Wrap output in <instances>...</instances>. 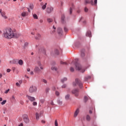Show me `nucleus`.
I'll return each mask as SVG.
<instances>
[{
    "instance_id": "f257e3e1",
    "label": "nucleus",
    "mask_w": 126,
    "mask_h": 126,
    "mask_svg": "<svg viewBox=\"0 0 126 126\" xmlns=\"http://www.w3.org/2000/svg\"><path fill=\"white\" fill-rule=\"evenodd\" d=\"M3 36L6 39H10L12 38H18L21 34L14 33L11 28H6L3 30Z\"/></svg>"
},
{
    "instance_id": "f03ea898",
    "label": "nucleus",
    "mask_w": 126,
    "mask_h": 126,
    "mask_svg": "<svg viewBox=\"0 0 126 126\" xmlns=\"http://www.w3.org/2000/svg\"><path fill=\"white\" fill-rule=\"evenodd\" d=\"M73 62L74 63L76 70H78L82 73H84L85 71V70L82 68L81 65L78 63V59L77 58L74 59Z\"/></svg>"
},
{
    "instance_id": "7ed1b4c3",
    "label": "nucleus",
    "mask_w": 126,
    "mask_h": 126,
    "mask_svg": "<svg viewBox=\"0 0 126 126\" xmlns=\"http://www.w3.org/2000/svg\"><path fill=\"white\" fill-rule=\"evenodd\" d=\"M78 85L80 88H83V84L81 83V81L80 80H78V79H75V82H73V86H76V85Z\"/></svg>"
},
{
    "instance_id": "20e7f679",
    "label": "nucleus",
    "mask_w": 126,
    "mask_h": 126,
    "mask_svg": "<svg viewBox=\"0 0 126 126\" xmlns=\"http://www.w3.org/2000/svg\"><path fill=\"white\" fill-rule=\"evenodd\" d=\"M37 90V87L35 86H31L29 88V92L31 94L36 92Z\"/></svg>"
},
{
    "instance_id": "39448f33",
    "label": "nucleus",
    "mask_w": 126,
    "mask_h": 126,
    "mask_svg": "<svg viewBox=\"0 0 126 126\" xmlns=\"http://www.w3.org/2000/svg\"><path fill=\"white\" fill-rule=\"evenodd\" d=\"M0 13L3 18L4 19H8V17L6 15V12L3 11L2 9H0Z\"/></svg>"
},
{
    "instance_id": "423d86ee",
    "label": "nucleus",
    "mask_w": 126,
    "mask_h": 126,
    "mask_svg": "<svg viewBox=\"0 0 126 126\" xmlns=\"http://www.w3.org/2000/svg\"><path fill=\"white\" fill-rule=\"evenodd\" d=\"M54 11V7L52 6L47 7L46 8V12L47 13L50 14Z\"/></svg>"
},
{
    "instance_id": "0eeeda50",
    "label": "nucleus",
    "mask_w": 126,
    "mask_h": 126,
    "mask_svg": "<svg viewBox=\"0 0 126 126\" xmlns=\"http://www.w3.org/2000/svg\"><path fill=\"white\" fill-rule=\"evenodd\" d=\"M23 119H24V121L26 123H28L30 122V120L29 119L28 116L26 114L23 115Z\"/></svg>"
},
{
    "instance_id": "6e6552de",
    "label": "nucleus",
    "mask_w": 126,
    "mask_h": 126,
    "mask_svg": "<svg viewBox=\"0 0 126 126\" xmlns=\"http://www.w3.org/2000/svg\"><path fill=\"white\" fill-rule=\"evenodd\" d=\"M60 54V51H59V50L58 49H55L54 50V52H51L52 55H59Z\"/></svg>"
},
{
    "instance_id": "1a4fd4ad",
    "label": "nucleus",
    "mask_w": 126,
    "mask_h": 126,
    "mask_svg": "<svg viewBox=\"0 0 126 126\" xmlns=\"http://www.w3.org/2000/svg\"><path fill=\"white\" fill-rule=\"evenodd\" d=\"M57 32L59 35L61 36L63 35V29L61 28H58L57 29Z\"/></svg>"
},
{
    "instance_id": "9d476101",
    "label": "nucleus",
    "mask_w": 126,
    "mask_h": 126,
    "mask_svg": "<svg viewBox=\"0 0 126 126\" xmlns=\"http://www.w3.org/2000/svg\"><path fill=\"white\" fill-rule=\"evenodd\" d=\"M70 9H69V13L70 14H72V10L74 9V4L73 3H71L70 5Z\"/></svg>"
},
{
    "instance_id": "9b49d317",
    "label": "nucleus",
    "mask_w": 126,
    "mask_h": 126,
    "mask_svg": "<svg viewBox=\"0 0 126 126\" xmlns=\"http://www.w3.org/2000/svg\"><path fill=\"white\" fill-rule=\"evenodd\" d=\"M27 97L28 98V99L30 101H32V102H33L34 101H35L36 99H35V97H32L31 96H29L28 95H27Z\"/></svg>"
},
{
    "instance_id": "f8f14e48",
    "label": "nucleus",
    "mask_w": 126,
    "mask_h": 126,
    "mask_svg": "<svg viewBox=\"0 0 126 126\" xmlns=\"http://www.w3.org/2000/svg\"><path fill=\"white\" fill-rule=\"evenodd\" d=\"M78 92L79 91L77 89H75V90H73V91H72V93L75 94L76 96H77L78 95Z\"/></svg>"
},
{
    "instance_id": "ddd939ff",
    "label": "nucleus",
    "mask_w": 126,
    "mask_h": 126,
    "mask_svg": "<svg viewBox=\"0 0 126 126\" xmlns=\"http://www.w3.org/2000/svg\"><path fill=\"white\" fill-rule=\"evenodd\" d=\"M91 4L92 5H94L93 0H85V4Z\"/></svg>"
},
{
    "instance_id": "4468645a",
    "label": "nucleus",
    "mask_w": 126,
    "mask_h": 126,
    "mask_svg": "<svg viewBox=\"0 0 126 126\" xmlns=\"http://www.w3.org/2000/svg\"><path fill=\"white\" fill-rule=\"evenodd\" d=\"M11 63L18 64V59H13L12 61H10Z\"/></svg>"
},
{
    "instance_id": "2eb2a0df",
    "label": "nucleus",
    "mask_w": 126,
    "mask_h": 126,
    "mask_svg": "<svg viewBox=\"0 0 126 126\" xmlns=\"http://www.w3.org/2000/svg\"><path fill=\"white\" fill-rule=\"evenodd\" d=\"M34 70V72L36 73H39L41 71L40 68H39V67L37 66L35 67Z\"/></svg>"
},
{
    "instance_id": "dca6fc26",
    "label": "nucleus",
    "mask_w": 126,
    "mask_h": 126,
    "mask_svg": "<svg viewBox=\"0 0 126 126\" xmlns=\"http://www.w3.org/2000/svg\"><path fill=\"white\" fill-rule=\"evenodd\" d=\"M85 50L84 49H82L81 50V56L82 58H84L85 56Z\"/></svg>"
},
{
    "instance_id": "f3484780",
    "label": "nucleus",
    "mask_w": 126,
    "mask_h": 126,
    "mask_svg": "<svg viewBox=\"0 0 126 126\" xmlns=\"http://www.w3.org/2000/svg\"><path fill=\"white\" fill-rule=\"evenodd\" d=\"M64 19H65L64 15H62L61 17V21L63 24L65 23V20H64Z\"/></svg>"
},
{
    "instance_id": "a211bd4d",
    "label": "nucleus",
    "mask_w": 126,
    "mask_h": 126,
    "mask_svg": "<svg viewBox=\"0 0 126 126\" xmlns=\"http://www.w3.org/2000/svg\"><path fill=\"white\" fill-rule=\"evenodd\" d=\"M41 113H36L35 114V117H36V119L37 120H39V118L41 117Z\"/></svg>"
},
{
    "instance_id": "6ab92c4d",
    "label": "nucleus",
    "mask_w": 126,
    "mask_h": 126,
    "mask_svg": "<svg viewBox=\"0 0 126 126\" xmlns=\"http://www.w3.org/2000/svg\"><path fill=\"white\" fill-rule=\"evenodd\" d=\"M79 113V109H77L76 111L74 113V117H77V115H78V114Z\"/></svg>"
},
{
    "instance_id": "aec40b11",
    "label": "nucleus",
    "mask_w": 126,
    "mask_h": 126,
    "mask_svg": "<svg viewBox=\"0 0 126 126\" xmlns=\"http://www.w3.org/2000/svg\"><path fill=\"white\" fill-rule=\"evenodd\" d=\"M86 36L89 37H91L92 36V32L91 31H87V33H86Z\"/></svg>"
},
{
    "instance_id": "412c9836",
    "label": "nucleus",
    "mask_w": 126,
    "mask_h": 126,
    "mask_svg": "<svg viewBox=\"0 0 126 126\" xmlns=\"http://www.w3.org/2000/svg\"><path fill=\"white\" fill-rule=\"evenodd\" d=\"M18 64H19L20 65H23L24 64L23 60H22V59L18 60Z\"/></svg>"
},
{
    "instance_id": "4be33fe9",
    "label": "nucleus",
    "mask_w": 126,
    "mask_h": 126,
    "mask_svg": "<svg viewBox=\"0 0 126 126\" xmlns=\"http://www.w3.org/2000/svg\"><path fill=\"white\" fill-rule=\"evenodd\" d=\"M39 51H42L44 55H46V49H45V48H42L41 50L39 49Z\"/></svg>"
},
{
    "instance_id": "5701e85b",
    "label": "nucleus",
    "mask_w": 126,
    "mask_h": 126,
    "mask_svg": "<svg viewBox=\"0 0 126 126\" xmlns=\"http://www.w3.org/2000/svg\"><path fill=\"white\" fill-rule=\"evenodd\" d=\"M91 78V76H86L84 78V81H87Z\"/></svg>"
},
{
    "instance_id": "b1692460",
    "label": "nucleus",
    "mask_w": 126,
    "mask_h": 126,
    "mask_svg": "<svg viewBox=\"0 0 126 126\" xmlns=\"http://www.w3.org/2000/svg\"><path fill=\"white\" fill-rule=\"evenodd\" d=\"M65 99L66 100H69V99H70V95H69V94H68L66 95H65Z\"/></svg>"
},
{
    "instance_id": "393cba45",
    "label": "nucleus",
    "mask_w": 126,
    "mask_h": 126,
    "mask_svg": "<svg viewBox=\"0 0 126 126\" xmlns=\"http://www.w3.org/2000/svg\"><path fill=\"white\" fill-rule=\"evenodd\" d=\"M54 21V20L52 18H47V22L48 23H51Z\"/></svg>"
},
{
    "instance_id": "a878e982",
    "label": "nucleus",
    "mask_w": 126,
    "mask_h": 126,
    "mask_svg": "<svg viewBox=\"0 0 126 126\" xmlns=\"http://www.w3.org/2000/svg\"><path fill=\"white\" fill-rule=\"evenodd\" d=\"M57 103L59 105H62L63 104V101H62L60 99L57 100Z\"/></svg>"
},
{
    "instance_id": "bb28decb",
    "label": "nucleus",
    "mask_w": 126,
    "mask_h": 126,
    "mask_svg": "<svg viewBox=\"0 0 126 126\" xmlns=\"http://www.w3.org/2000/svg\"><path fill=\"white\" fill-rule=\"evenodd\" d=\"M67 81V78H63V79H61V82H62L63 83H64V82Z\"/></svg>"
},
{
    "instance_id": "cd10ccee",
    "label": "nucleus",
    "mask_w": 126,
    "mask_h": 126,
    "mask_svg": "<svg viewBox=\"0 0 126 126\" xmlns=\"http://www.w3.org/2000/svg\"><path fill=\"white\" fill-rule=\"evenodd\" d=\"M27 15V12H25V11L23 12L22 13V14H21V16H22V17H26Z\"/></svg>"
},
{
    "instance_id": "c85d7f7f",
    "label": "nucleus",
    "mask_w": 126,
    "mask_h": 126,
    "mask_svg": "<svg viewBox=\"0 0 126 126\" xmlns=\"http://www.w3.org/2000/svg\"><path fill=\"white\" fill-rule=\"evenodd\" d=\"M47 3H45L44 5H42V10H45L46 9V7H47Z\"/></svg>"
},
{
    "instance_id": "c756f323",
    "label": "nucleus",
    "mask_w": 126,
    "mask_h": 126,
    "mask_svg": "<svg viewBox=\"0 0 126 126\" xmlns=\"http://www.w3.org/2000/svg\"><path fill=\"white\" fill-rule=\"evenodd\" d=\"M33 17L34 19H38V16L36 14H33Z\"/></svg>"
},
{
    "instance_id": "7c9ffc66",
    "label": "nucleus",
    "mask_w": 126,
    "mask_h": 126,
    "mask_svg": "<svg viewBox=\"0 0 126 126\" xmlns=\"http://www.w3.org/2000/svg\"><path fill=\"white\" fill-rule=\"evenodd\" d=\"M86 120L87 121H90L91 120V117L89 115H87L86 116Z\"/></svg>"
},
{
    "instance_id": "2f4dec72",
    "label": "nucleus",
    "mask_w": 126,
    "mask_h": 126,
    "mask_svg": "<svg viewBox=\"0 0 126 126\" xmlns=\"http://www.w3.org/2000/svg\"><path fill=\"white\" fill-rule=\"evenodd\" d=\"M51 69L52 70H55V71H57L58 70V68H57V67L53 66V67H52Z\"/></svg>"
},
{
    "instance_id": "473e14b6",
    "label": "nucleus",
    "mask_w": 126,
    "mask_h": 126,
    "mask_svg": "<svg viewBox=\"0 0 126 126\" xmlns=\"http://www.w3.org/2000/svg\"><path fill=\"white\" fill-rule=\"evenodd\" d=\"M37 36H35V39H37V40H38V39H39V38L41 37V35H40V34L38 33V34H37Z\"/></svg>"
},
{
    "instance_id": "72a5a7b5",
    "label": "nucleus",
    "mask_w": 126,
    "mask_h": 126,
    "mask_svg": "<svg viewBox=\"0 0 126 126\" xmlns=\"http://www.w3.org/2000/svg\"><path fill=\"white\" fill-rule=\"evenodd\" d=\"M88 100V98L87 96H84V101L85 102H86Z\"/></svg>"
},
{
    "instance_id": "f704fd0d",
    "label": "nucleus",
    "mask_w": 126,
    "mask_h": 126,
    "mask_svg": "<svg viewBox=\"0 0 126 126\" xmlns=\"http://www.w3.org/2000/svg\"><path fill=\"white\" fill-rule=\"evenodd\" d=\"M30 8L31 9V10H33V8H34V5L33 4H31L30 5Z\"/></svg>"
},
{
    "instance_id": "c9c22d12",
    "label": "nucleus",
    "mask_w": 126,
    "mask_h": 126,
    "mask_svg": "<svg viewBox=\"0 0 126 126\" xmlns=\"http://www.w3.org/2000/svg\"><path fill=\"white\" fill-rule=\"evenodd\" d=\"M60 63L63 65H67L66 62H63V61H61Z\"/></svg>"
},
{
    "instance_id": "e433bc0d",
    "label": "nucleus",
    "mask_w": 126,
    "mask_h": 126,
    "mask_svg": "<svg viewBox=\"0 0 126 126\" xmlns=\"http://www.w3.org/2000/svg\"><path fill=\"white\" fill-rule=\"evenodd\" d=\"M49 91H50V88H46V89L45 90L46 93L48 94Z\"/></svg>"
},
{
    "instance_id": "4c0bfd02",
    "label": "nucleus",
    "mask_w": 126,
    "mask_h": 126,
    "mask_svg": "<svg viewBox=\"0 0 126 126\" xmlns=\"http://www.w3.org/2000/svg\"><path fill=\"white\" fill-rule=\"evenodd\" d=\"M70 71L71 72H73L74 71V68H73V67H70Z\"/></svg>"
},
{
    "instance_id": "58836bf2",
    "label": "nucleus",
    "mask_w": 126,
    "mask_h": 126,
    "mask_svg": "<svg viewBox=\"0 0 126 126\" xmlns=\"http://www.w3.org/2000/svg\"><path fill=\"white\" fill-rule=\"evenodd\" d=\"M11 100L14 102H16V99L14 96H12Z\"/></svg>"
},
{
    "instance_id": "ea45409f",
    "label": "nucleus",
    "mask_w": 126,
    "mask_h": 126,
    "mask_svg": "<svg viewBox=\"0 0 126 126\" xmlns=\"http://www.w3.org/2000/svg\"><path fill=\"white\" fill-rule=\"evenodd\" d=\"M29 45V43L26 42L24 44V47L26 48Z\"/></svg>"
},
{
    "instance_id": "a19ab883",
    "label": "nucleus",
    "mask_w": 126,
    "mask_h": 126,
    "mask_svg": "<svg viewBox=\"0 0 126 126\" xmlns=\"http://www.w3.org/2000/svg\"><path fill=\"white\" fill-rule=\"evenodd\" d=\"M55 94H56V95L57 96H60V93H59V92H58V91H56Z\"/></svg>"
},
{
    "instance_id": "79ce46f5",
    "label": "nucleus",
    "mask_w": 126,
    "mask_h": 126,
    "mask_svg": "<svg viewBox=\"0 0 126 126\" xmlns=\"http://www.w3.org/2000/svg\"><path fill=\"white\" fill-rule=\"evenodd\" d=\"M64 32H67L68 31V29L66 27H64Z\"/></svg>"
},
{
    "instance_id": "37998d69",
    "label": "nucleus",
    "mask_w": 126,
    "mask_h": 126,
    "mask_svg": "<svg viewBox=\"0 0 126 126\" xmlns=\"http://www.w3.org/2000/svg\"><path fill=\"white\" fill-rule=\"evenodd\" d=\"M40 102L43 104L44 103V102H45V99H41L40 100Z\"/></svg>"
},
{
    "instance_id": "c03bdc74",
    "label": "nucleus",
    "mask_w": 126,
    "mask_h": 126,
    "mask_svg": "<svg viewBox=\"0 0 126 126\" xmlns=\"http://www.w3.org/2000/svg\"><path fill=\"white\" fill-rule=\"evenodd\" d=\"M7 102V101L6 100H3L1 103V104L3 105H4Z\"/></svg>"
},
{
    "instance_id": "a18cd8bd",
    "label": "nucleus",
    "mask_w": 126,
    "mask_h": 126,
    "mask_svg": "<svg viewBox=\"0 0 126 126\" xmlns=\"http://www.w3.org/2000/svg\"><path fill=\"white\" fill-rule=\"evenodd\" d=\"M66 86H67L66 84H64L63 85L62 88H66Z\"/></svg>"
},
{
    "instance_id": "49530a36",
    "label": "nucleus",
    "mask_w": 126,
    "mask_h": 126,
    "mask_svg": "<svg viewBox=\"0 0 126 126\" xmlns=\"http://www.w3.org/2000/svg\"><path fill=\"white\" fill-rule=\"evenodd\" d=\"M96 4H97V0H94V2L93 5L96 6Z\"/></svg>"
},
{
    "instance_id": "de8ad7c7",
    "label": "nucleus",
    "mask_w": 126,
    "mask_h": 126,
    "mask_svg": "<svg viewBox=\"0 0 126 126\" xmlns=\"http://www.w3.org/2000/svg\"><path fill=\"white\" fill-rule=\"evenodd\" d=\"M9 91H10V89H8V90H6V91H5V92H4V94H7L9 93Z\"/></svg>"
},
{
    "instance_id": "09e8293b",
    "label": "nucleus",
    "mask_w": 126,
    "mask_h": 126,
    "mask_svg": "<svg viewBox=\"0 0 126 126\" xmlns=\"http://www.w3.org/2000/svg\"><path fill=\"white\" fill-rule=\"evenodd\" d=\"M55 126H59V125L58 124V121L55 120Z\"/></svg>"
},
{
    "instance_id": "8fccbe9b",
    "label": "nucleus",
    "mask_w": 126,
    "mask_h": 126,
    "mask_svg": "<svg viewBox=\"0 0 126 126\" xmlns=\"http://www.w3.org/2000/svg\"><path fill=\"white\" fill-rule=\"evenodd\" d=\"M32 105H33V106H36V105H37V103L36 102H33L32 103Z\"/></svg>"
},
{
    "instance_id": "3c124183",
    "label": "nucleus",
    "mask_w": 126,
    "mask_h": 126,
    "mask_svg": "<svg viewBox=\"0 0 126 126\" xmlns=\"http://www.w3.org/2000/svg\"><path fill=\"white\" fill-rule=\"evenodd\" d=\"M42 82L44 83L45 84H47V81L46 80H45V79H43Z\"/></svg>"
},
{
    "instance_id": "603ef678",
    "label": "nucleus",
    "mask_w": 126,
    "mask_h": 126,
    "mask_svg": "<svg viewBox=\"0 0 126 126\" xmlns=\"http://www.w3.org/2000/svg\"><path fill=\"white\" fill-rule=\"evenodd\" d=\"M20 103L21 104V105H24V102L23 101H20Z\"/></svg>"
},
{
    "instance_id": "864d4df0",
    "label": "nucleus",
    "mask_w": 126,
    "mask_h": 126,
    "mask_svg": "<svg viewBox=\"0 0 126 126\" xmlns=\"http://www.w3.org/2000/svg\"><path fill=\"white\" fill-rule=\"evenodd\" d=\"M16 85L18 87H20V84H19V83H16Z\"/></svg>"
},
{
    "instance_id": "5fc2aeb1",
    "label": "nucleus",
    "mask_w": 126,
    "mask_h": 126,
    "mask_svg": "<svg viewBox=\"0 0 126 126\" xmlns=\"http://www.w3.org/2000/svg\"><path fill=\"white\" fill-rule=\"evenodd\" d=\"M88 11V9L87 7H85V12H87Z\"/></svg>"
},
{
    "instance_id": "6e6d98bb",
    "label": "nucleus",
    "mask_w": 126,
    "mask_h": 126,
    "mask_svg": "<svg viewBox=\"0 0 126 126\" xmlns=\"http://www.w3.org/2000/svg\"><path fill=\"white\" fill-rule=\"evenodd\" d=\"M50 104H51V105H53V106L55 105V104H54V102H53V101H51Z\"/></svg>"
},
{
    "instance_id": "4d7b16f0",
    "label": "nucleus",
    "mask_w": 126,
    "mask_h": 126,
    "mask_svg": "<svg viewBox=\"0 0 126 126\" xmlns=\"http://www.w3.org/2000/svg\"><path fill=\"white\" fill-rule=\"evenodd\" d=\"M52 90L55 91L56 90V87H52Z\"/></svg>"
},
{
    "instance_id": "13d9d810",
    "label": "nucleus",
    "mask_w": 126,
    "mask_h": 126,
    "mask_svg": "<svg viewBox=\"0 0 126 126\" xmlns=\"http://www.w3.org/2000/svg\"><path fill=\"white\" fill-rule=\"evenodd\" d=\"M10 71H11L10 69H7V72L9 73V72H10Z\"/></svg>"
},
{
    "instance_id": "bf43d9fd",
    "label": "nucleus",
    "mask_w": 126,
    "mask_h": 126,
    "mask_svg": "<svg viewBox=\"0 0 126 126\" xmlns=\"http://www.w3.org/2000/svg\"><path fill=\"white\" fill-rule=\"evenodd\" d=\"M15 69H16V68L15 67H12V70H13V72L15 71Z\"/></svg>"
},
{
    "instance_id": "052dcab7",
    "label": "nucleus",
    "mask_w": 126,
    "mask_h": 126,
    "mask_svg": "<svg viewBox=\"0 0 126 126\" xmlns=\"http://www.w3.org/2000/svg\"><path fill=\"white\" fill-rule=\"evenodd\" d=\"M41 123H42V124H45V123H46V122H45V121H44V120H42V121H41Z\"/></svg>"
},
{
    "instance_id": "680f3d73",
    "label": "nucleus",
    "mask_w": 126,
    "mask_h": 126,
    "mask_svg": "<svg viewBox=\"0 0 126 126\" xmlns=\"http://www.w3.org/2000/svg\"><path fill=\"white\" fill-rule=\"evenodd\" d=\"M19 83H20V84H21L23 83V81L22 80L19 81Z\"/></svg>"
},
{
    "instance_id": "e2e57ef3",
    "label": "nucleus",
    "mask_w": 126,
    "mask_h": 126,
    "mask_svg": "<svg viewBox=\"0 0 126 126\" xmlns=\"http://www.w3.org/2000/svg\"><path fill=\"white\" fill-rule=\"evenodd\" d=\"M27 71H28V72L31 71V69H30V68H28V69H27Z\"/></svg>"
},
{
    "instance_id": "0e129e2a",
    "label": "nucleus",
    "mask_w": 126,
    "mask_h": 126,
    "mask_svg": "<svg viewBox=\"0 0 126 126\" xmlns=\"http://www.w3.org/2000/svg\"><path fill=\"white\" fill-rule=\"evenodd\" d=\"M77 13H80V9H78V10H77Z\"/></svg>"
},
{
    "instance_id": "69168bd1",
    "label": "nucleus",
    "mask_w": 126,
    "mask_h": 126,
    "mask_svg": "<svg viewBox=\"0 0 126 126\" xmlns=\"http://www.w3.org/2000/svg\"><path fill=\"white\" fill-rule=\"evenodd\" d=\"M38 64L39 66L41 65V64L40 62H38Z\"/></svg>"
},
{
    "instance_id": "338daca9",
    "label": "nucleus",
    "mask_w": 126,
    "mask_h": 126,
    "mask_svg": "<svg viewBox=\"0 0 126 126\" xmlns=\"http://www.w3.org/2000/svg\"><path fill=\"white\" fill-rule=\"evenodd\" d=\"M18 126H24V125H23V124H21Z\"/></svg>"
},
{
    "instance_id": "774afa93",
    "label": "nucleus",
    "mask_w": 126,
    "mask_h": 126,
    "mask_svg": "<svg viewBox=\"0 0 126 126\" xmlns=\"http://www.w3.org/2000/svg\"><path fill=\"white\" fill-rule=\"evenodd\" d=\"M89 113H90V114H92V111L91 110H90V111H89Z\"/></svg>"
}]
</instances>
